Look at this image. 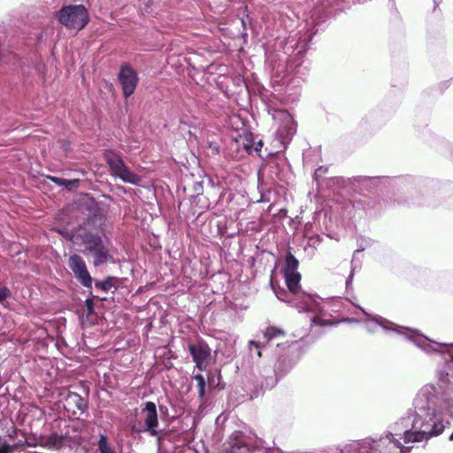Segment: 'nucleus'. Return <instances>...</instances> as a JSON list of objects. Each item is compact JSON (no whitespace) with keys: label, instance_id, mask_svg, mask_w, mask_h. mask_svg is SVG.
<instances>
[{"label":"nucleus","instance_id":"29","mask_svg":"<svg viewBox=\"0 0 453 453\" xmlns=\"http://www.w3.org/2000/svg\"><path fill=\"white\" fill-rule=\"evenodd\" d=\"M12 449L9 445H3L0 447V453H12Z\"/></svg>","mask_w":453,"mask_h":453},{"label":"nucleus","instance_id":"34","mask_svg":"<svg viewBox=\"0 0 453 453\" xmlns=\"http://www.w3.org/2000/svg\"><path fill=\"white\" fill-rule=\"evenodd\" d=\"M257 356H258V357H261V352H260V350H258V351H257Z\"/></svg>","mask_w":453,"mask_h":453},{"label":"nucleus","instance_id":"28","mask_svg":"<svg viewBox=\"0 0 453 453\" xmlns=\"http://www.w3.org/2000/svg\"><path fill=\"white\" fill-rule=\"evenodd\" d=\"M67 181L68 182L65 184V188L71 189L76 186V184L78 183L79 180L74 179V180H67Z\"/></svg>","mask_w":453,"mask_h":453},{"label":"nucleus","instance_id":"4","mask_svg":"<svg viewBox=\"0 0 453 453\" xmlns=\"http://www.w3.org/2000/svg\"><path fill=\"white\" fill-rule=\"evenodd\" d=\"M361 312L366 317L365 319H360V322L365 324V328L370 333H375L376 326H380L385 332H395L400 335H403L405 339L413 342V337L411 335H420L417 331L411 328L400 326L394 322L387 319L380 315H372L366 312L364 309L360 308ZM349 322H357L358 320L354 319H348Z\"/></svg>","mask_w":453,"mask_h":453},{"label":"nucleus","instance_id":"7","mask_svg":"<svg viewBox=\"0 0 453 453\" xmlns=\"http://www.w3.org/2000/svg\"><path fill=\"white\" fill-rule=\"evenodd\" d=\"M104 157L111 169L112 176L133 185H138L141 182L142 180L140 176L130 171L118 153L108 150L104 151Z\"/></svg>","mask_w":453,"mask_h":453},{"label":"nucleus","instance_id":"15","mask_svg":"<svg viewBox=\"0 0 453 453\" xmlns=\"http://www.w3.org/2000/svg\"><path fill=\"white\" fill-rule=\"evenodd\" d=\"M94 257V265L99 266L107 262H113V258L110 254L108 248L102 244L90 252Z\"/></svg>","mask_w":453,"mask_h":453},{"label":"nucleus","instance_id":"24","mask_svg":"<svg viewBox=\"0 0 453 453\" xmlns=\"http://www.w3.org/2000/svg\"><path fill=\"white\" fill-rule=\"evenodd\" d=\"M63 437L58 434H52L47 440V443L52 447L58 449L62 446Z\"/></svg>","mask_w":453,"mask_h":453},{"label":"nucleus","instance_id":"32","mask_svg":"<svg viewBox=\"0 0 453 453\" xmlns=\"http://www.w3.org/2000/svg\"><path fill=\"white\" fill-rule=\"evenodd\" d=\"M321 173H324V168L323 167H319L316 170L315 172V178L317 179L318 176Z\"/></svg>","mask_w":453,"mask_h":453},{"label":"nucleus","instance_id":"25","mask_svg":"<svg viewBox=\"0 0 453 453\" xmlns=\"http://www.w3.org/2000/svg\"><path fill=\"white\" fill-rule=\"evenodd\" d=\"M9 296V288L6 287H0V303H3Z\"/></svg>","mask_w":453,"mask_h":453},{"label":"nucleus","instance_id":"1","mask_svg":"<svg viewBox=\"0 0 453 453\" xmlns=\"http://www.w3.org/2000/svg\"><path fill=\"white\" fill-rule=\"evenodd\" d=\"M441 396L433 384L423 386L414 399L416 428L420 441L438 436L453 419V399H449L444 391Z\"/></svg>","mask_w":453,"mask_h":453},{"label":"nucleus","instance_id":"8","mask_svg":"<svg viewBox=\"0 0 453 453\" xmlns=\"http://www.w3.org/2000/svg\"><path fill=\"white\" fill-rule=\"evenodd\" d=\"M273 119L279 123L277 137L281 145L285 146L296 134V125L290 113L284 110L276 111Z\"/></svg>","mask_w":453,"mask_h":453},{"label":"nucleus","instance_id":"33","mask_svg":"<svg viewBox=\"0 0 453 453\" xmlns=\"http://www.w3.org/2000/svg\"><path fill=\"white\" fill-rule=\"evenodd\" d=\"M449 440L450 441H453V433L451 434V435L449 436Z\"/></svg>","mask_w":453,"mask_h":453},{"label":"nucleus","instance_id":"17","mask_svg":"<svg viewBox=\"0 0 453 453\" xmlns=\"http://www.w3.org/2000/svg\"><path fill=\"white\" fill-rule=\"evenodd\" d=\"M285 281L288 286V291L291 293V296L294 297H298L299 293V283L301 280V275L299 273H285Z\"/></svg>","mask_w":453,"mask_h":453},{"label":"nucleus","instance_id":"23","mask_svg":"<svg viewBox=\"0 0 453 453\" xmlns=\"http://www.w3.org/2000/svg\"><path fill=\"white\" fill-rule=\"evenodd\" d=\"M114 280H115V278L109 277L103 281L96 282V287L102 289L104 292H108L114 287V284H113Z\"/></svg>","mask_w":453,"mask_h":453},{"label":"nucleus","instance_id":"12","mask_svg":"<svg viewBox=\"0 0 453 453\" xmlns=\"http://www.w3.org/2000/svg\"><path fill=\"white\" fill-rule=\"evenodd\" d=\"M64 407L68 412L77 415L86 411L88 401L77 393L69 392L65 398Z\"/></svg>","mask_w":453,"mask_h":453},{"label":"nucleus","instance_id":"27","mask_svg":"<svg viewBox=\"0 0 453 453\" xmlns=\"http://www.w3.org/2000/svg\"><path fill=\"white\" fill-rule=\"evenodd\" d=\"M51 180L59 186L65 187V184L68 182L66 179L52 177Z\"/></svg>","mask_w":453,"mask_h":453},{"label":"nucleus","instance_id":"5","mask_svg":"<svg viewBox=\"0 0 453 453\" xmlns=\"http://www.w3.org/2000/svg\"><path fill=\"white\" fill-rule=\"evenodd\" d=\"M141 417L143 420L142 426H134L132 431L134 433L147 432L150 436L157 437L158 453H165V440L159 435L157 431L158 417L157 406L153 402H146L142 406Z\"/></svg>","mask_w":453,"mask_h":453},{"label":"nucleus","instance_id":"9","mask_svg":"<svg viewBox=\"0 0 453 453\" xmlns=\"http://www.w3.org/2000/svg\"><path fill=\"white\" fill-rule=\"evenodd\" d=\"M69 267L74 274V277L85 288H91L93 279L90 276L86 263L79 255H72L69 257Z\"/></svg>","mask_w":453,"mask_h":453},{"label":"nucleus","instance_id":"31","mask_svg":"<svg viewBox=\"0 0 453 453\" xmlns=\"http://www.w3.org/2000/svg\"><path fill=\"white\" fill-rule=\"evenodd\" d=\"M353 275H354V272L353 270L350 272V274L349 275V278L347 279L346 280V286L347 288H349V286H350L351 284V281H352V279H353Z\"/></svg>","mask_w":453,"mask_h":453},{"label":"nucleus","instance_id":"3","mask_svg":"<svg viewBox=\"0 0 453 453\" xmlns=\"http://www.w3.org/2000/svg\"><path fill=\"white\" fill-rule=\"evenodd\" d=\"M226 453H280V449L265 446V441L259 438L234 433L229 438Z\"/></svg>","mask_w":453,"mask_h":453},{"label":"nucleus","instance_id":"19","mask_svg":"<svg viewBox=\"0 0 453 453\" xmlns=\"http://www.w3.org/2000/svg\"><path fill=\"white\" fill-rule=\"evenodd\" d=\"M97 448L99 453H117L114 447L108 441L104 434H100Z\"/></svg>","mask_w":453,"mask_h":453},{"label":"nucleus","instance_id":"11","mask_svg":"<svg viewBox=\"0 0 453 453\" xmlns=\"http://www.w3.org/2000/svg\"><path fill=\"white\" fill-rule=\"evenodd\" d=\"M188 349L194 362L196 363V366L199 370L204 369L207 364V359L211 355V349L208 345L204 342L189 344Z\"/></svg>","mask_w":453,"mask_h":453},{"label":"nucleus","instance_id":"21","mask_svg":"<svg viewBox=\"0 0 453 453\" xmlns=\"http://www.w3.org/2000/svg\"><path fill=\"white\" fill-rule=\"evenodd\" d=\"M264 336L267 342H270L277 338H282L284 332L281 329L271 326L265 330Z\"/></svg>","mask_w":453,"mask_h":453},{"label":"nucleus","instance_id":"18","mask_svg":"<svg viewBox=\"0 0 453 453\" xmlns=\"http://www.w3.org/2000/svg\"><path fill=\"white\" fill-rule=\"evenodd\" d=\"M299 265L298 260L291 254L288 253L286 257L285 266L283 268V273H298L297 268Z\"/></svg>","mask_w":453,"mask_h":453},{"label":"nucleus","instance_id":"20","mask_svg":"<svg viewBox=\"0 0 453 453\" xmlns=\"http://www.w3.org/2000/svg\"><path fill=\"white\" fill-rule=\"evenodd\" d=\"M243 147L249 153H251L253 150L259 152L263 147V142L259 140L257 142H253L252 135L250 134L246 136V142L244 143Z\"/></svg>","mask_w":453,"mask_h":453},{"label":"nucleus","instance_id":"22","mask_svg":"<svg viewBox=\"0 0 453 453\" xmlns=\"http://www.w3.org/2000/svg\"><path fill=\"white\" fill-rule=\"evenodd\" d=\"M197 381L198 395L201 401H203L205 395V380L202 374H196L193 377Z\"/></svg>","mask_w":453,"mask_h":453},{"label":"nucleus","instance_id":"13","mask_svg":"<svg viewBox=\"0 0 453 453\" xmlns=\"http://www.w3.org/2000/svg\"><path fill=\"white\" fill-rule=\"evenodd\" d=\"M273 291L277 298L280 301L292 303L293 306H296L299 311H310L311 310V303L310 297H305V300L302 303V305H298L296 303H295V299H290L289 295L291 293L287 292L285 289L278 288L276 289L273 288Z\"/></svg>","mask_w":453,"mask_h":453},{"label":"nucleus","instance_id":"16","mask_svg":"<svg viewBox=\"0 0 453 453\" xmlns=\"http://www.w3.org/2000/svg\"><path fill=\"white\" fill-rule=\"evenodd\" d=\"M81 237L82 243L86 246V250L89 252L104 244L102 237L97 234L84 232L82 234H81Z\"/></svg>","mask_w":453,"mask_h":453},{"label":"nucleus","instance_id":"30","mask_svg":"<svg viewBox=\"0 0 453 453\" xmlns=\"http://www.w3.org/2000/svg\"><path fill=\"white\" fill-rule=\"evenodd\" d=\"M249 344L250 346H255L257 349H260L262 348L261 343L256 341H250Z\"/></svg>","mask_w":453,"mask_h":453},{"label":"nucleus","instance_id":"2","mask_svg":"<svg viewBox=\"0 0 453 453\" xmlns=\"http://www.w3.org/2000/svg\"><path fill=\"white\" fill-rule=\"evenodd\" d=\"M411 336L416 346L426 354L438 357V386L449 399H453V344L434 342L424 335Z\"/></svg>","mask_w":453,"mask_h":453},{"label":"nucleus","instance_id":"14","mask_svg":"<svg viewBox=\"0 0 453 453\" xmlns=\"http://www.w3.org/2000/svg\"><path fill=\"white\" fill-rule=\"evenodd\" d=\"M293 366V362L287 361L286 358L283 357L280 358L275 365V379H272L271 381H266V387H274L278 380L288 373Z\"/></svg>","mask_w":453,"mask_h":453},{"label":"nucleus","instance_id":"6","mask_svg":"<svg viewBox=\"0 0 453 453\" xmlns=\"http://www.w3.org/2000/svg\"><path fill=\"white\" fill-rule=\"evenodd\" d=\"M58 21L68 29L81 30L88 22L87 9L81 4L62 7L57 13Z\"/></svg>","mask_w":453,"mask_h":453},{"label":"nucleus","instance_id":"10","mask_svg":"<svg viewBox=\"0 0 453 453\" xmlns=\"http://www.w3.org/2000/svg\"><path fill=\"white\" fill-rule=\"evenodd\" d=\"M119 81L125 97H129L134 94L138 83L137 73L134 70L128 65L122 66L119 73Z\"/></svg>","mask_w":453,"mask_h":453},{"label":"nucleus","instance_id":"26","mask_svg":"<svg viewBox=\"0 0 453 453\" xmlns=\"http://www.w3.org/2000/svg\"><path fill=\"white\" fill-rule=\"evenodd\" d=\"M311 324L312 325H318V326H326V325H328V323L326 320L321 319L319 317L312 318L311 319Z\"/></svg>","mask_w":453,"mask_h":453}]
</instances>
